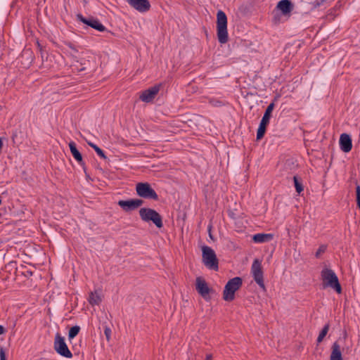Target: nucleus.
Segmentation results:
<instances>
[{"instance_id":"nucleus-35","label":"nucleus","mask_w":360,"mask_h":360,"mask_svg":"<svg viewBox=\"0 0 360 360\" xmlns=\"http://www.w3.org/2000/svg\"><path fill=\"white\" fill-rule=\"evenodd\" d=\"M1 204V200L0 199V205Z\"/></svg>"},{"instance_id":"nucleus-5","label":"nucleus","mask_w":360,"mask_h":360,"mask_svg":"<svg viewBox=\"0 0 360 360\" xmlns=\"http://www.w3.org/2000/svg\"><path fill=\"white\" fill-rule=\"evenodd\" d=\"M243 285V279L240 277H234L230 279L224 287L223 299L225 301L231 302L235 299V292L240 289Z\"/></svg>"},{"instance_id":"nucleus-22","label":"nucleus","mask_w":360,"mask_h":360,"mask_svg":"<svg viewBox=\"0 0 360 360\" xmlns=\"http://www.w3.org/2000/svg\"><path fill=\"white\" fill-rule=\"evenodd\" d=\"M80 327L78 326H75L70 328L68 332V338L69 340H72L75 338L79 333Z\"/></svg>"},{"instance_id":"nucleus-31","label":"nucleus","mask_w":360,"mask_h":360,"mask_svg":"<svg viewBox=\"0 0 360 360\" xmlns=\"http://www.w3.org/2000/svg\"><path fill=\"white\" fill-rule=\"evenodd\" d=\"M6 330L4 326L0 325V335H2L5 333Z\"/></svg>"},{"instance_id":"nucleus-9","label":"nucleus","mask_w":360,"mask_h":360,"mask_svg":"<svg viewBox=\"0 0 360 360\" xmlns=\"http://www.w3.org/2000/svg\"><path fill=\"white\" fill-rule=\"evenodd\" d=\"M251 272L252 274L255 281L263 290H266L264 282L262 267L260 262L258 259H255L253 262L251 267Z\"/></svg>"},{"instance_id":"nucleus-11","label":"nucleus","mask_w":360,"mask_h":360,"mask_svg":"<svg viewBox=\"0 0 360 360\" xmlns=\"http://www.w3.org/2000/svg\"><path fill=\"white\" fill-rule=\"evenodd\" d=\"M161 86L162 84H158L143 91L139 96V99L146 103L152 102L160 91Z\"/></svg>"},{"instance_id":"nucleus-24","label":"nucleus","mask_w":360,"mask_h":360,"mask_svg":"<svg viewBox=\"0 0 360 360\" xmlns=\"http://www.w3.org/2000/svg\"><path fill=\"white\" fill-rule=\"evenodd\" d=\"M294 184L295 187V190L298 193H300L303 190L304 187L302 186V184L300 181H299L297 176H295L293 177Z\"/></svg>"},{"instance_id":"nucleus-34","label":"nucleus","mask_w":360,"mask_h":360,"mask_svg":"<svg viewBox=\"0 0 360 360\" xmlns=\"http://www.w3.org/2000/svg\"><path fill=\"white\" fill-rule=\"evenodd\" d=\"M69 47L72 49H74V48H73V46H72V45L71 44H69Z\"/></svg>"},{"instance_id":"nucleus-28","label":"nucleus","mask_w":360,"mask_h":360,"mask_svg":"<svg viewBox=\"0 0 360 360\" xmlns=\"http://www.w3.org/2000/svg\"><path fill=\"white\" fill-rule=\"evenodd\" d=\"M104 333H105V335L107 340H109L110 338V335H111L110 328L108 327H105V328L104 329Z\"/></svg>"},{"instance_id":"nucleus-23","label":"nucleus","mask_w":360,"mask_h":360,"mask_svg":"<svg viewBox=\"0 0 360 360\" xmlns=\"http://www.w3.org/2000/svg\"><path fill=\"white\" fill-rule=\"evenodd\" d=\"M88 144L94 149V150L96 152V153L103 159H107L106 155H105L103 150L100 148L98 146L93 143H88Z\"/></svg>"},{"instance_id":"nucleus-1","label":"nucleus","mask_w":360,"mask_h":360,"mask_svg":"<svg viewBox=\"0 0 360 360\" xmlns=\"http://www.w3.org/2000/svg\"><path fill=\"white\" fill-rule=\"evenodd\" d=\"M217 35L221 44H226L229 41L227 17L221 10L218 11L217 13Z\"/></svg>"},{"instance_id":"nucleus-8","label":"nucleus","mask_w":360,"mask_h":360,"mask_svg":"<svg viewBox=\"0 0 360 360\" xmlns=\"http://www.w3.org/2000/svg\"><path fill=\"white\" fill-rule=\"evenodd\" d=\"M54 349L60 355L66 357L71 358L72 354L68 349L64 338H63L60 333H56L54 341Z\"/></svg>"},{"instance_id":"nucleus-30","label":"nucleus","mask_w":360,"mask_h":360,"mask_svg":"<svg viewBox=\"0 0 360 360\" xmlns=\"http://www.w3.org/2000/svg\"><path fill=\"white\" fill-rule=\"evenodd\" d=\"M22 274H24V276H25V277H30V276H32V274H33L32 271H30V270H26V271H25Z\"/></svg>"},{"instance_id":"nucleus-6","label":"nucleus","mask_w":360,"mask_h":360,"mask_svg":"<svg viewBox=\"0 0 360 360\" xmlns=\"http://www.w3.org/2000/svg\"><path fill=\"white\" fill-rule=\"evenodd\" d=\"M275 104L274 102L271 103L266 108L264 114L259 123L257 131V139L260 140L265 134L266 127L269 123V120L271 117L272 111L274 110Z\"/></svg>"},{"instance_id":"nucleus-32","label":"nucleus","mask_w":360,"mask_h":360,"mask_svg":"<svg viewBox=\"0 0 360 360\" xmlns=\"http://www.w3.org/2000/svg\"><path fill=\"white\" fill-rule=\"evenodd\" d=\"M27 53H30V56H31V58L32 59V52L30 51V50H26L24 51L23 54L22 55V56H23L24 55L27 54Z\"/></svg>"},{"instance_id":"nucleus-21","label":"nucleus","mask_w":360,"mask_h":360,"mask_svg":"<svg viewBox=\"0 0 360 360\" xmlns=\"http://www.w3.org/2000/svg\"><path fill=\"white\" fill-rule=\"evenodd\" d=\"M329 328H330V324L326 323L323 326V328L321 329V330L320 331L319 335L317 338V343L318 344L323 341V338L326 337V335H327V333L329 330Z\"/></svg>"},{"instance_id":"nucleus-18","label":"nucleus","mask_w":360,"mask_h":360,"mask_svg":"<svg viewBox=\"0 0 360 360\" xmlns=\"http://www.w3.org/2000/svg\"><path fill=\"white\" fill-rule=\"evenodd\" d=\"M331 354L330 360H343L340 350V345L338 342H335L331 347Z\"/></svg>"},{"instance_id":"nucleus-12","label":"nucleus","mask_w":360,"mask_h":360,"mask_svg":"<svg viewBox=\"0 0 360 360\" xmlns=\"http://www.w3.org/2000/svg\"><path fill=\"white\" fill-rule=\"evenodd\" d=\"M77 17V19L82 22L84 24L98 31L103 32L105 30V26L103 25L98 19L94 18V17L86 18H84L82 14H78Z\"/></svg>"},{"instance_id":"nucleus-10","label":"nucleus","mask_w":360,"mask_h":360,"mask_svg":"<svg viewBox=\"0 0 360 360\" xmlns=\"http://www.w3.org/2000/svg\"><path fill=\"white\" fill-rule=\"evenodd\" d=\"M143 200L139 198L129 199L127 200H120L117 202V205L125 212H129L136 210L143 204Z\"/></svg>"},{"instance_id":"nucleus-25","label":"nucleus","mask_w":360,"mask_h":360,"mask_svg":"<svg viewBox=\"0 0 360 360\" xmlns=\"http://www.w3.org/2000/svg\"><path fill=\"white\" fill-rule=\"evenodd\" d=\"M326 248H327V246L326 245H321L319 246V249L317 250V251L315 253V257L316 258H319L320 257V256L321 255V254L324 253L326 250Z\"/></svg>"},{"instance_id":"nucleus-4","label":"nucleus","mask_w":360,"mask_h":360,"mask_svg":"<svg viewBox=\"0 0 360 360\" xmlns=\"http://www.w3.org/2000/svg\"><path fill=\"white\" fill-rule=\"evenodd\" d=\"M202 259L204 265L209 269L217 271L219 269V259L215 252L209 246L202 248Z\"/></svg>"},{"instance_id":"nucleus-16","label":"nucleus","mask_w":360,"mask_h":360,"mask_svg":"<svg viewBox=\"0 0 360 360\" xmlns=\"http://www.w3.org/2000/svg\"><path fill=\"white\" fill-rule=\"evenodd\" d=\"M69 147L72 156L77 160V162L82 167L84 171L86 172L85 163L83 161L81 153L77 148L76 143L74 141H70L69 143Z\"/></svg>"},{"instance_id":"nucleus-20","label":"nucleus","mask_w":360,"mask_h":360,"mask_svg":"<svg viewBox=\"0 0 360 360\" xmlns=\"http://www.w3.org/2000/svg\"><path fill=\"white\" fill-rule=\"evenodd\" d=\"M89 302L91 305H98L101 303V298L96 292H91L89 295Z\"/></svg>"},{"instance_id":"nucleus-7","label":"nucleus","mask_w":360,"mask_h":360,"mask_svg":"<svg viewBox=\"0 0 360 360\" xmlns=\"http://www.w3.org/2000/svg\"><path fill=\"white\" fill-rule=\"evenodd\" d=\"M136 191L139 196L145 199L158 200V195L150 184L138 183L136 186Z\"/></svg>"},{"instance_id":"nucleus-29","label":"nucleus","mask_w":360,"mask_h":360,"mask_svg":"<svg viewBox=\"0 0 360 360\" xmlns=\"http://www.w3.org/2000/svg\"><path fill=\"white\" fill-rule=\"evenodd\" d=\"M0 360H6V354L2 347H0Z\"/></svg>"},{"instance_id":"nucleus-3","label":"nucleus","mask_w":360,"mask_h":360,"mask_svg":"<svg viewBox=\"0 0 360 360\" xmlns=\"http://www.w3.org/2000/svg\"><path fill=\"white\" fill-rule=\"evenodd\" d=\"M139 213L142 221L145 222L151 221L157 228H162V217L156 210L152 208L142 207L139 210Z\"/></svg>"},{"instance_id":"nucleus-15","label":"nucleus","mask_w":360,"mask_h":360,"mask_svg":"<svg viewBox=\"0 0 360 360\" xmlns=\"http://www.w3.org/2000/svg\"><path fill=\"white\" fill-rule=\"evenodd\" d=\"M339 143L340 149L345 153H349L352 148V141L347 134L340 135Z\"/></svg>"},{"instance_id":"nucleus-27","label":"nucleus","mask_w":360,"mask_h":360,"mask_svg":"<svg viewBox=\"0 0 360 360\" xmlns=\"http://www.w3.org/2000/svg\"><path fill=\"white\" fill-rule=\"evenodd\" d=\"M37 48L39 49V50L41 53V58L43 60L45 55H46V56H47V53L44 50V47L41 45V44L39 41L37 42Z\"/></svg>"},{"instance_id":"nucleus-33","label":"nucleus","mask_w":360,"mask_h":360,"mask_svg":"<svg viewBox=\"0 0 360 360\" xmlns=\"http://www.w3.org/2000/svg\"><path fill=\"white\" fill-rule=\"evenodd\" d=\"M205 360H212V354H207Z\"/></svg>"},{"instance_id":"nucleus-17","label":"nucleus","mask_w":360,"mask_h":360,"mask_svg":"<svg viewBox=\"0 0 360 360\" xmlns=\"http://www.w3.org/2000/svg\"><path fill=\"white\" fill-rule=\"evenodd\" d=\"M276 8L279 9L284 15L289 14L293 9V4L290 0L280 1Z\"/></svg>"},{"instance_id":"nucleus-14","label":"nucleus","mask_w":360,"mask_h":360,"mask_svg":"<svg viewBox=\"0 0 360 360\" xmlns=\"http://www.w3.org/2000/svg\"><path fill=\"white\" fill-rule=\"evenodd\" d=\"M129 5L140 13L148 12L150 9L148 0H126Z\"/></svg>"},{"instance_id":"nucleus-13","label":"nucleus","mask_w":360,"mask_h":360,"mask_svg":"<svg viewBox=\"0 0 360 360\" xmlns=\"http://www.w3.org/2000/svg\"><path fill=\"white\" fill-rule=\"evenodd\" d=\"M195 289L197 292L205 300L209 298L211 289L207 282L202 277H197L195 280Z\"/></svg>"},{"instance_id":"nucleus-26","label":"nucleus","mask_w":360,"mask_h":360,"mask_svg":"<svg viewBox=\"0 0 360 360\" xmlns=\"http://www.w3.org/2000/svg\"><path fill=\"white\" fill-rule=\"evenodd\" d=\"M356 200L359 209H360V186L357 185L356 187Z\"/></svg>"},{"instance_id":"nucleus-2","label":"nucleus","mask_w":360,"mask_h":360,"mask_svg":"<svg viewBox=\"0 0 360 360\" xmlns=\"http://www.w3.org/2000/svg\"><path fill=\"white\" fill-rule=\"evenodd\" d=\"M321 276L324 288L330 287L338 294L342 292V287L339 283L338 278L332 269L324 268L321 272Z\"/></svg>"},{"instance_id":"nucleus-19","label":"nucleus","mask_w":360,"mask_h":360,"mask_svg":"<svg viewBox=\"0 0 360 360\" xmlns=\"http://www.w3.org/2000/svg\"><path fill=\"white\" fill-rule=\"evenodd\" d=\"M272 239L273 235L270 233H257L252 238L253 241L257 243L269 242Z\"/></svg>"}]
</instances>
